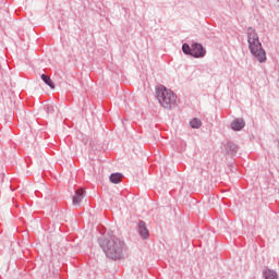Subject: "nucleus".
<instances>
[{"mask_svg":"<svg viewBox=\"0 0 279 279\" xmlns=\"http://www.w3.org/2000/svg\"><path fill=\"white\" fill-rule=\"evenodd\" d=\"M41 80L47 86H49L50 88H54L56 85L53 84V81H51V77H49V75L41 74Z\"/></svg>","mask_w":279,"mask_h":279,"instance_id":"12","label":"nucleus"},{"mask_svg":"<svg viewBox=\"0 0 279 279\" xmlns=\"http://www.w3.org/2000/svg\"><path fill=\"white\" fill-rule=\"evenodd\" d=\"M137 232L140 236H142V239L144 240L149 239V230L147 229V225L145 223V221L141 220L137 223Z\"/></svg>","mask_w":279,"mask_h":279,"instance_id":"6","label":"nucleus"},{"mask_svg":"<svg viewBox=\"0 0 279 279\" xmlns=\"http://www.w3.org/2000/svg\"><path fill=\"white\" fill-rule=\"evenodd\" d=\"M156 97L160 106L166 110H171L178 101V96L171 89L160 85L156 88Z\"/></svg>","mask_w":279,"mask_h":279,"instance_id":"3","label":"nucleus"},{"mask_svg":"<svg viewBox=\"0 0 279 279\" xmlns=\"http://www.w3.org/2000/svg\"><path fill=\"white\" fill-rule=\"evenodd\" d=\"M46 112H47V114H51V112H53V106L47 105Z\"/></svg>","mask_w":279,"mask_h":279,"instance_id":"13","label":"nucleus"},{"mask_svg":"<svg viewBox=\"0 0 279 279\" xmlns=\"http://www.w3.org/2000/svg\"><path fill=\"white\" fill-rule=\"evenodd\" d=\"M190 126L193 129V130H199L202 128V120H199V118H193L191 121H190Z\"/></svg>","mask_w":279,"mask_h":279,"instance_id":"11","label":"nucleus"},{"mask_svg":"<svg viewBox=\"0 0 279 279\" xmlns=\"http://www.w3.org/2000/svg\"><path fill=\"white\" fill-rule=\"evenodd\" d=\"M86 195V190L85 189H78L75 190L74 196L72 197V204L73 206H80L82 204V199H84Z\"/></svg>","mask_w":279,"mask_h":279,"instance_id":"5","label":"nucleus"},{"mask_svg":"<svg viewBox=\"0 0 279 279\" xmlns=\"http://www.w3.org/2000/svg\"><path fill=\"white\" fill-rule=\"evenodd\" d=\"M227 151L231 155V156H236V151H239V146H236V144L229 142L227 144L226 147Z\"/></svg>","mask_w":279,"mask_h":279,"instance_id":"10","label":"nucleus"},{"mask_svg":"<svg viewBox=\"0 0 279 279\" xmlns=\"http://www.w3.org/2000/svg\"><path fill=\"white\" fill-rule=\"evenodd\" d=\"M263 276L265 279H278V272L269 268H265L263 270Z\"/></svg>","mask_w":279,"mask_h":279,"instance_id":"8","label":"nucleus"},{"mask_svg":"<svg viewBox=\"0 0 279 279\" xmlns=\"http://www.w3.org/2000/svg\"><path fill=\"white\" fill-rule=\"evenodd\" d=\"M102 252L111 260H121L128 254V245L117 235L102 236L98 239Z\"/></svg>","mask_w":279,"mask_h":279,"instance_id":"1","label":"nucleus"},{"mask_svg":"<svg viewBox=\"0 0 279 279\" xmlns=\"http://www.w3.org/2000/svg\"><path fill=\"white\" fill-rule=\"evenodd\" d=\"M243 128H245V120H243V119H235L231 122V129L234 132H241V130H243Z\"/></svg>","mask_w":279,"mask_h":279,"instance_id":"7","label":"nucleus"},{"mask_svg":"<svg viewBox=\"0 0 279 279\" xmlns=\"http://www.w3.org/2000/svg\"><path fill=\"white\" fill-rule=\"evenodd\" d=\"M246 36H247L248 49L253 58L257 60L259 64H264V62H267V52L265 51V48H263V44L260 43L258 33H256V28L248 27L246 29Z\"/></svg>","mask_w":279,"mask_h":279,"instance_id":"2","label":"nucleus"},{"mask_svg":"<svg viewBox=\"0 0 279 279\" xmlns=\"http://www.w3.org/2000/svg\"><path fill=\"white\" fill-rule=\"evenodd\" d=\"M121 178H123V174H121L120 172H114L110 174L109 180L111 184H120Z\"/></svg>","mask_w":279,"mask_h":279,"instance_id":"9","label":"nucleus"},{"mask_svg":"<svg viewBox=\"0 0 279 279\" xmlns=\"http://www.w3.org/2000/svg\"><path fill=\"white\" fill-rule=\"evenodd\" d=\"M182 51L185 56H192V58H204L206 56V48L199 43H193L182 45Z\"/></svg>","mask_w":279,"mask_h":279,"instance_id":"4","label":"nucleus"}]
</instances>
